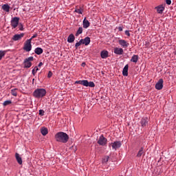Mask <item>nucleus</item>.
Returning <instances> with one entry per match:
<instances>
[{
  "instance_id": "obj_8",
  "label": "nucleus",
  "mask_w": 176,
  "mask_h": 176,
  "mask_svg": "<svg viewBox=\"0 0 176 176\" xmlns=\"http://www.w3.org/2000/svg\"><path fill=\"white\" fill-rule=\"evenodd\" d=\"M20 21V18L19 17H14L11 20V27H13L14 28H16L17 25H19V21Z\"/></svg>"
},
{
  "instance_id": "obj_14",
  "label": "nucleus",
  "mask_w": 176,
  "mask_h": 176,
  "mask_svg": "<svg viewBox=\"0 0 176 176\" xmlns=\"http://www.w3.org/2000/svg\"><path fill=\"white\" fill-rule=\"evenodd\" d=\"M123 76H129V65H126L122 70Z\"/></svg>"
},
{
  "instance_id": "obj_32",
  "label": "nucleus",
  "mask_w": 176,
  "mask_h": 176,
  "mask_svg": "<svg viewBox=\"0 0 176 176\" xmlns=\"http://www.w3.org/2000/svg\"><path fill=\"white\" fill-rule=\"evenodd\" d=\"M109 160V156H105L102 160V163L105 164Z\"/></svg>"
},
{
  "instance_id": "obj_11",
  "label": "nucleus",
  "mask_w": 176,
  "mask_h": 176,
  "mask_svg": "<svg viewBox=\"0 0 176 176\" xmlns=\"http://www.w3.org/2000/svg\"><path fill=\"white\" fill-rule=\"evenodd\" d=\"M113 52L115 54H118V56H122V54L124 53L123 48L120 47H115Z\"/></svg>"
},
{
  "instance_id": "obj_26",
  "label": "nucleus",
  "mask_w": 176,
  "mask_h": 176,
  "mask_svg": "<svg viewBox=\"0 0 176 176\" xmlns=\"http://www.w3.org/2000/svg\"><path fill=\"white\" fill-rule=\"evenodd\" d=\"M142 155H144V147H142L138 154H137V157H141L142 156Z\"/></svg>"
},
{
  "instance_id": "obj_45",
  "label": "nucleus",
  "mask_w": 176,
  "mask_h": 176,
  "mask_svg": "<svg viewBox=\"0 0 176 176\" xmlns=\"http://www.w3.org/2000/svg\"><path fill=\"white\" fill-rule=\"evenodd\" d=\"M39 111H43V110H42V109H40Z\"/></svg>"
},
{
  "instance_id": "obj_42",
  "label": "nucleus",
  "mask_w": 176,
  "mask_h": 176,
  "mask_svg": "<svg viewBox=\"0 0 176 176\" xmlns=\"http://www.w3.org/2000/svg\"><path fill=\"white\" fill-rule=\"evenodd\" d=\"M118 30H119V31H123V29L120 27L118 28Z\"/></svg>"
},
{
  "instance_id": "obj_40",
  "label": "nucleus",
  "mask_w": 176,
  "mask_h": 176,
  "mask_svg": "<svg viewBox=\"0 0 176 176\" xmlns=\"http://www.w3.org/2000/svg\"><path fill=\"white\" fill-rule=\"evenodd\" d=\"M36 36H38V34H34L32 36L31 39H34V38H36Z\"/></svg>"
},
{
  "instance_id": "obj_38",
  "label": "nucleus",
  "mask_w": 176,
  "mask_h": 176,
  "mask_svg": "<svg viewBox=\"0 0 176 176\" xmlns=\"http://www.w3.org/2000/svg\"><path fill=\"white\" fill-rule=\"evenodd\" d=\"M166 3L167 5H171V0H166Z\"/></svg>"
},
{
  "instance_id": "obj_21",
  "label": "nucleus",
  "mask_w": 176,
  "mask_h": 176,
  "mask_svg": "<svg viewBox=\"0 0 176 176\" xmlns=\"http://www.w3.org/2000/svg\"><path fill=\"white\" fill-rule=\"evenodd\" d=\"M34 53H36V54H38V56L42 54V53H43V50L41 47H36L34 50Z\"/></svg>"
},
{
  "instance_id": "obj_3",
  "label": "nucleus",
  "mask_w": 176,
  "mask_h": 176,
  "mask_svg": "<svg viewBox=\"0 0 176 176\" xmlns=\"http://www.w3.org/2000/svg\"><path fill=\"white\" fill-rule=\"evenodd\" d=\"M34 61V56H30L28 58H25L23 62L24 68H31L32 66V63Z\"/></svg>"
},
{
  "instance_id": "obj_34",
  "label": "nucleus",
  "mask_w": 176,
  "mask_h": 176,
  "mask_svg": "<svg viewBox=\"0 0 176 176\" xmlns=\"http://www.w3.org/2000/svg\"><path fill=\"white\" fill-rule=\"evenodd\" d=\"M81 45H83L82 43V40H80L78 42H77L76 44H75V47L76 49H78V47L79 46H80Z\"/></svg>"
},
{
  "instance_id": "obj_15",
  "label": "nucleus",
  "mask_w": 176,
  "mask_h": 176,
  "mask_svg": "<svg viewBox=\"0 0 176 176\" xmlns=\"http://www.w3.org/2000/svg\"><path fill=\"white\" fill-rule=\"evenodd\" d=\"M82 27L85 29L89 28L90 27V22H89L87 19H86V18H85L82 21Z\"/></svg>"
},
{
  "instance_id": "obj_18",
  "label": "nucleus",
  "mask_w": 176,
  "mask_h": 176,
  "mask_svg": "<svg viewBox=\"0 0 176 176\" xmlns=\"http://www.w3.org/2000/svg\"><path fill=\"white\" fill-rule=\"evenodd\" d=\"M77 85H82V86L87 85V80H77L75 82Z\"/></svg>"
},
{
  "instance_id": "obj_12",
  "label": "nucleus",
  "mask_w": 176,
  "mask_h": 176,
  "mask_svg": "<svg viewBox=\"0 0 176 176\" xmlns=\"http://www.w3.org/2000/svg\"><path fill=\"white\" fill-rule=\"evenodd\" d=\"M80 40L82 45H85V46H88V45H90V42H91L90 37L87 36L84 39L82 38Z\"/></svg>"
},
{
  "instance_id": "obj_22",
  "label": "nucleus",
  "mask_w": 176,
  "mask_h": 176,
  "mask_svg": "<svg viewBox=\"0 0 176 176\" xmlns=\"http://www.w3.org/2000/svg\"><path fill=\"white\" fill-rule=\"evenodd\" d=\"M41 133L42 135H47V134L49 133V131L47 130V128L42 127L41 129Z\"/></svg>"
},
{
  "instance_id": "obj_5",
  "label": "nucleus",
  "mask_w": 176,
  "mask_h": 176,
  "mask_svg": "<svg viewBox=\"0 0 176 176\" xmlns=\"http://www.w3.org/2000/svg\"><path fill=\"white\" fill-rule=\"evenodd\" d=\"M110 145L113 151H116L117 149H119V148L122 146V142L120 141H116L111 143Z\"/></svg>"
},
{
  "instance_id": "obj_39",
  "label": "nucleus",
  "mask_w": 176,
  "mask_h": 176,
  "mask_svg": "<svg viewBox=\"0 0 176 176\" xmlns=\"http://www.w3.org/2000/svg\"><path fill=\"white\" fill-rule=\"evenodd\" d=\"M125 34L127 35V36H130V32L129 30L125 31Z\"/></svg>"
},
{
  "instance_id": "obj_30",
  "label": "nucleus",
  "mask_w": 176,
  "mask_h": 176,
  "mask_svg": "<svg viewBox=\"0 0 176 176\" xmlns=\"http://www.w3.org/2000/svg\"><path fill=\"white\" fill-rule=\"evenodd\" d=\"M17 89H13L11 90V94L12 96H14V97H17Z\"/></svg>"
},
{
  "instance_id": "obj_31",
  "label": "nucleus",
  "mask_w": 176,
  "mask_h": 176,
  "mask_svg": "<svg viewBox=\"0 0 176 176\" xmlns=\"http://www.w3.org/2000/svg\"><path fill=\"white\" fill-rule=\"evenodd\" d=\"M38 71H39V69L38 68V67H35L32 71V75H34V76H35V74H36V72H38Z\"/></svg>"
},
{
  "instance_id": "obj_29",
  "label": "nucleus",
  "mask_w": 176,
  "mask_h": 176,
  "mask_svg": "<svg viewBox=\"0 0 176 176\" xmlns=\"http://www.w3.org/2000/svg\"><path fill=\"white\" fill-rule=\"evenodd\" d=\"M5 54H6V51L0 50V61L2 60V58L5 57Z\"/></svg>"
},
{
  "instance_id": "obj_35",
  "label": "nucleus",
  "mask_w": 176,
  "mask_h": 176,
  "mask_svg": "<svg viewBox=\"0 0 176 176\" xmlns=\"http://www.w3.org/2000/svg\"><path fill=\"white\" fill-rule=\"evenodd\" d=\"M19 28L20 31H24V28L23 27V24H19Z\"/></svg>"
},
{
  "instance_id": "obj_27",
  "label": "nucleus",
  "mask_w": 176,
  "mask_h": 176,
  "mask_svg": "<svg viewBox=\"0 0 176 176\" xmlns=\"http://www.w3.org/2000/svg\"><path fill=\"white\" fill-rule=\"evenodd\" d=\"M82 32H83V28L80 27L78 28V30H77V32L76 33V36H79V35H80V34H82Z\"/></svg>"
},
{
  "instance_id": "obj_7",
  "label": "nucleus",
  "mask_w": 176,
  "mask_h": 176,
  "mask_svg": "<svg viewBox=\"0 0 176 176\" xmlns=\"http://www.w3.org/2000/svg\"><path fill=\"white\" fill-rule=\"evenodd\" d=\"M118 44L120 45L121 47H123V49H126L130 45V44L126 41V40L123 39L118 40Z\"/></svg>"
},
{
  "instance_id": "obj_43",
  "label": "nucleus",
  "mask_w": 176,
  "mask_h": 176,
  "mask_svg": "<svg viewBox=\"0 0 176 176\" xmlns=\"http://www.w3.org/2000/svg\"><path fill=\"white\" fill-rule=\"evenodd\" d=\"M85 65H86V63H82V67H85Z\"/></svg>"
},
{
  "instance_id": "obj_19",
  "label": "nucleus",
  "mask_w": 176,
  "mask_h": 176,
  "mask_svg": "<svg viewBox=\"0 0 176 176\" xmlns=\"http://www.w3.org/2000/svg\"><path fill=\"white\" fill-rule=\"evenodd\" d=\"M15 157L19 164H23V160L21 159V157H20V154L16 153Z\"/></svg>"
},
{
  "instance_id": "obj_36",
  "label": "nucleus",
  "mask_w": 176,
  "mask_h": 176,
  "mask_svg": "<svg viewBox=\"0 0 176 176\" xmlns=\"http://www.w3.org/2000/svg\"><path fill=\"white\" fill-rule=\"evenodd\" d=\"M52 76H53V73L50 71L47 74V78H52Z\"/></svg>"
},
{
  "instance_id": "obj_24",
  "label": "nucleus",
  "mask_w": 176,
  "mask_h": 176,
  "mask_svg": "<svg viewBox=\"0 0 176 176\" xmlns=\"http://www.w3.org/2000/svg\"><path fill=\"white\" fill-rule=\"evenodd\" d=\"M138 55H133L131 59V63H138Z\"/></svg>"
},
{
  "instance_id": "obj_33",
  "label": "nucleus",
  "mask_w": 176,
  "mask_h": 176,
  "mask_svg": "<svg viewBox=\"0 0 176 176\" xmlns=\"http://www.w3.org/2000/svg\"><path fill=\"white\" fill-rule=\"evenodd\" d=\"M74 12H76V13H78V14H82L83 10L80 9V8H76Z\"/></svg>"
},
{
  "instance_id": "obj_16",
  "label": "nucleus",
  "mask_w": 176,
  "mask_h": 176,
  "mask_svg": "<svg viewBox=\"0 0 176 176\" xmlns=\"http://www.w3.org/2000/svg\"><path fill=\"white\" fill-rule=\"evenodd\" d=\"M109 52L107 50H103L100 52V56L102 58H108Z\"/></svg>"
},
{
  "instance_id": "obj_9",
  "label": "nucleus",
  "mask_w": 176,
  "mask_h": 176,
  "mask_svg": "<svg viewBox=\"0 0 176 176\" xmlns=\"http://www.w3.org/2000/svg\"><path fill=\"white\" fill-rule=\"evenodd\" d=\"M148 123H149V119L146 117L142 118L140 120L142 127H146V126H148Z\"/></svg>"
},
{
  "instance_id": "obj_6",
  "label": "nucleus",
  "mask_w": 176,
  "mask_h": 176,
  "mask_svg": "<svg viewBox=\"0 0 176 176\" xmlns=\"http://www.w3.org/2000/svg\"><path fill=\"white\" fill-rule=\"evenodd\" d=\"M98 144L102 146L107 145V138H105L103 135H100L98 140Z\"/></svg>"
},
{
  "instance_id": "obj_37",
  "label": "nucleus",
  "mask_w": 176,
  "mask_h": 176,
  "mask_svg": "<svg viewBox=\"0 0 176 176\" xmlns=\"http://www.w3.org/2000/svg\"><path fill=\"white\" fill-rule=\"evenodd\" d=\"M39 115L43 116L45 115V111H39Z\"/></svg>"
},
{
  "instance_id": "obj_2",
  "label": "nucleus",
  "mask_w": 176,
  "mask_h": 176,
  "mask_svg": "<svg viewBox=\"0 0 176 176\" xmlns=\"http://www.w3.org/2000/svg\"><path fill=\"white\" fill-rule=\"evenodd\" d=\"M46 89H43V88H38L36 89H35L33 92V97H34V98H43V97H45V96H46Z\"/></svg>"
},
{
  "instance_id": "obj_17",
  "label": "nucleus",
  "mask_w": 176,
  "mask_h": 176,
  "mask_svg": "<svg viewBox=\"0 0 176 176\" xmlns=\"http://www.w3.org/2000/svg\"><path fill=\"white\" fill-rule=\"evenodd\" d=\"M67 42L69 43H73V42H75V36L72 34H69L67 38Z\"/></svg>"
},
{
  "instance_id": "obj_13",
  "label": "nucleus",
  "mask_w": 176,
  "mask_h": 176,
  "mask_svg": "<svg viewBox=\"0 0 176 176\" xmlns=\"http://www.w3.org/2000/svg\"><path fill=\"white\" fill-rule=\"evenodd\" d=\"M24 36V33H21L20 34H14L12 37V41H20L21 38Z\"/></svg>"
},
{
  "instance_id": "obj_23",
  "label": "nucleus",
  "mask_w": 176,
  "mask_h": 176,
  "mask_svg": "<svg viewBox=\"0 0 176 176\" xmlns=\"http://www.w3.org/2000/svg\"><path fill=\"white\" fill-rule=\"evenodd\" d=\"M85 87H96V84H94V82L93 81H90L89 82L87 80V85H85Z\"/></svg>"
},
{
  "instance_id": "obj_44",
  "label": "nucleus",
  "mask_w": 176,
  "mask_h": 176,
  "mask_svg": "<svg viewBox=\"0 0 176 176\" xmlns=\"http://www.w3.org/2000/svg\"><path fill=\"white\" fill-rule=\"evenodd\" d=\"M174 54H175V56H176V51L174 52Z\"/></svg>"
},
{
  "instance_id": "obj_1",
  "label": "nucleus",
  "mask_w": 176,
  "mask_h": 176,
  "mask_svg": "<svg viewBox=\"0 0 176 176\" xmlns=\"http://www.w3.org/2000/svg\"><path fill=\"white\" fill-rule=\"evenodd\" d=\"M54 138L57 142H62L63 144H66V142H68V140H69V136H68V134L64 132H58L55 136Z\"/></svg>"
},
{
  "instance_id": "obj_4",
  "label": "nucleus",
  "mask_w": 176,
  "mask_h": 176,
  "mask_svg": "<svg viewBox=\"0 0 176 176\" xmlns=\"http://www.w3.org/2000/svg\"><path fill=\"white\" fill-rule=\"evenodd\" d=\"M32 41V38L28 39L23 47V50L25 52H31V50L32 49V45H31V41Z\"/></svg>"
},
{
  "instance_id": "obj_28",
  "label": "nucleus",
  "mask_w": 176,
  "mask_h": 176,
  "mask_svg": "<svg viewBox=\"0 0 176 176\" xmlns=\"http://www.w3.org/2000/svg\"><path fill=\"white\" fill-rule=\"evenodd\" d=\"M3 107H8V105H12V100H6L3 103Z\"/></svg>"
},
{
  "instance_id": "obj_20",
  "label": "nucleus",
  "mask_w": 176,
  "mask_h": 176,
  "mask_svg": "<svg viewBox=\"0 0 176 176\" xmlns=\"http://www.w3.org/2000/svg\"><path fill=\"white\" fill-rule=\"evenodd\" d=\"M155 9L157 10V13L160 14H162V13L164 12V7L163 6H159L156 7Z\"/></svg>"
},
{
  "instance_id": "obj_41",
  "label": "nucleus",
  "mask_w": 176,
  "mask_h": 176,
  "mask_svg": "<svg viewBox=\"0 0 176 176\" xmlns=\"http://www.w3.org/2000/svg\"><path fill=\"white\" fill-rule=\"evenodd\" d=\"M42 65H43V63L42 62L39 63L38 67H42Z\"/></svg>"
},
{
  "instance_id": "obj_25",
  "label": "nucleus",
  "mask_w": 176,
  "mask_h": 176,
  "mask_svg": "<svg viewBox=\"0 0 176 176\" xmlns=\"http://www.w3.org/2000/svg\"><path fill=\"white\" fill-rule=\"evenodd\" d=\"M2 9L4 10V12H9L10 10V6H9L8 4H3L2 6Z\"/></svg>"
},
{
  "instance_id": "obj_10",
  "label": "nucleus",
  "mask_w": 176,
  "mask_h": 176,
  "mask_svg": "<svg viewBox=\"0 0 176 176\" xmlns=\"http://www.w3.org/2000/svg\"><path fill=\"white\" fill-rule=\"evenodd\" d=\"M155 89L156 90H162L163 89V78H160L155 84Z\"/></svg>"
}]
</instances>
